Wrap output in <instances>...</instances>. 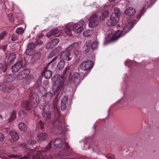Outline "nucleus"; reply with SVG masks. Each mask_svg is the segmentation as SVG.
<instances>
[{
    "label": "nucleus",
    "instance_id": "f257e3e1",
    "mask_svg": "<svg viewBox=\"0 0 159 159\" xmlns=\"http://www.w3.org/2000/svg\"><path fill=\"white\" fill-rule=\"evenodd\" d=\"M55 111V116L56 118L53 122L54 127L57 129L58 133L61 134L63 132V129L62 124L61 122L60 116L58 111L57 107V106H54Z\"/></svg>",
    "mask_w": 159,
    "mask_h": 159
},
{
    "label": "nucleus",
    "instance_id": "f03ea898",
    "mask_svg": "<svg viewBox=\"0 0 159 159\" xmlns=\"http://www.w3.org/2000/svg\"><path fill=\"white\" fill-rule=\"evenodd\" d=\"M39 108L43 110L42 115L43 119L47 121H49L51 117L49 105L46 104L45 102L43 101V103L40 105Z\"/></svg>",
    "mask_w": 159,
    "mask_h": 159
},
{
    "label": "nucleus",
    "instance_id": "7ed1b4c3",
    "mask_svg": "<svg viewBox=\"0 0 159 159\" xmlns=\"http://www.w3.org/2000/svg\"><path fill=\"white\" fill-rule=\"evenodd\" d=\"M58 75H55L52 78V80L54 82V84L53 86L52 91L55 93H59L60 92L63 83L59 77L58 78Z\"/></svg>",
    "mask_w": 159,
    "mask_h": 159
},
{
    "label": "nucleus",
    "instance_id": "20e7f679",
    "mask_svg": "<svg viewBox=\"0 0 159 159\" xmlns=\"http://www.w3.org/2000/svg\"><path fill=\"white\" fill-rule=\"evenodd\" d=\"M71 29L75 33H80L83 30V27L84 25L83 20H80L77 23L72 24L70 23Z\"/></svg>",
    "mask_w": 159,
    "mask_h": 159
},
{
    "label": "nucleus",
    "instance_id": "39448f33",
    "mask_svg": "<svg viewBox=\"0 0 159 159\" xmlns=\"http://www.w3.org/2000/svg\"><path fill=\"white\" fill-rule=\"evenodd\" d=\"M89 25L91 28H94L97 27L99 24L100 19L98 15L93 14L89 17Z\"/></svg>",
    "mask_w": 159,
    "mask_h": 159
},
{
    "label": "nucleus",
    "instance_id": "423d86ee",
    "mask_svg": "<svg viewBox=\"0 0 159 159\" xmlns=\"http://www.w3.org/2000/svg\"><path fill=\"white\" fill-rule=\"evenodd\" d=\"M93 65V62L92 61L86 60L81 63L80 66V68L83 70L90 71Z\"/></svg>",
    "mask_w": 159,
    "mask_h": 159
},
{
    "label": "nucleus",
    "instance_id": "0eeeda50",
    "mask_svg": "<svg viewBox=\"0 0 159 159\" xmlns=\"http://www.w3.org/2000/svg\"><path fill=\"white\" fill-rule=\"evenodd\" d=\"M39 98L37 93L31 94L30 96V101L33 103V107H37L39 102Z\"/></svg>",
    "mask_w": 159,
    "mask_h": 159
},
{
    "label": "nucleus",
    "instance_id": "6e6552de",
    "mask_svg": "<svg viewBox=\"0 0 159 159\" xmlns=\"http://www.w3.org/2000/svg\"><path fill=\"white\" fill-rule=\"evenodd\" d=\"M119 20V19L117 17H116L111 15L110 19L106 22L107 25L109 27L114 26L117 24Z\"/></svg>",
    "mask_w": 159,
    "mask_h": 159
},
{
    "label": "nucleus",
    "instance_id": "1a4fd4ad",
    "mask_svg": "<svg viewBox=\"0 0 159 159\" xmlns=\"http://www.w3.org/2000/svg\"><path fill=\"white\" fill-rule=\"evenodd\" d=\"M60 57L61 59L66 61H69L71 59L72 57L70 54L69 50L67 49L62 53L60 56Z\"/></svg>",
    "mask_w": 159,
    "mask_h": 159
},
{
    "label": "nucleus",
    "instance_id": "9d476101",
    "mask_svg": "<svg viewBox=\"0 0 159 159\" xmlns=\"http://www.w3.org/2000/svg\"><path fill=\"white\" fill-rule=\"evenodd\" d=\"M28 69H24L19 73L17 76V80H21L26 78L30 73Z\"/></svg>",
    "mask_w": 159,
    "mask_h": 159
},
{
    "label": "nucleus",
    "instance_id": "9b49d317",
    "mask_svg": "<svg viewBox=\"0 0 159 159\" xmlns=\"http://www.w3.org/2000/svg\"><path fill=\"white\" fill-rule=\"evenodd\" d=\"M68 97L66 95L65 96L61 103L60 108L62 111H65L66 109V106L68 104Z\"/></svg>",
    "mask_w": 159,
    "mask_h": 159
},
{
    "label": "nucleus",
    "instance_id": "f8f14e48",
    "mask_svg": "<svg viewBox=\"0 0 159 159\" xmlns=\"http://www.w3.org/2000/svg\"><path fill=\"white\" fill-rule=\"evenodd\" d=\"M16 57V55L14 53H11L7 54L6 56L7 59V63L8 65L12 64L14 62Z\"/></svg>",
    "mask_w": 159,
    "mask_h": 159
},
{
    "label": "nucleus",
    "instance_id": "ddd939ff",
    "mask_svg": "<svg viewBox=\"0 0 159 159\" xmlns=\"http://www.w3.org/2000/svg\"><path fill=\"white\" fill-rule=\"evenodd\" d=\"M22 62L21 61H18L12 67V71L13 72H17L21 68L24 67Z\"/></svg>",
    "mask_w": 159,
    "mask_h": 159
},
{
    "label": "nucleus",
    "instance_id": "4468645a",
    "mask_svg": "<svg viewBox=\"0 0 159 159\" xmlns=\"http://www.w3.org/2000/svg\"><path fill=\"white\" fill-rule=\"evenodd\" d=\"M136 12L135 9L131 7L127 8L124 11V13L125 15L131 16L134 15Z\"/></svg>",
    "mask_w": 159,
    "mask_h": 159
},
{
    "label": "nucleus",
    "instance_id": "2eb2a0df",
    "mask_svg": "<svg viewBox=\"0 0 159 159\" xmlns=\"http://www.w3.org/2000/svg\"><path fill=\"white\" fill-rule=\"evenodd\" d=\"M16 76L14 75H5L3 78V81L6 83H9L15 80Z\"/></svg>",
    "mask_w": 159,
    "mask_h": 159
},
{
    "label": "nucleus",
    "instance_id": "dca6fc26",
    "mask_svg": "<svg viewBox=\"0 0 159 159\" xmlns=\"http://www.w3.org/2000/svg\"><path fill=\"white\" fill-rule=\"evenodd\" d=\"M35 48V44L31 42L28 43L26 50L25 51V53L26 54L29 55H31L30 53L31 51H33Z\"/></svg>",
    "mask_w": 159,
    "mask_h": 159
},
{
    "label": "nucleus",
    "instance_id": "f3484780",
    "mask_svg": "<svg viewBox=\"0 0 159 159\" xmlns=\"http://www.w3.org/2000/svg\"><path fill=\"white\" fill-rule=\"evenodd\" d=\"M124 35L121 30H118L111 37V40L112 41H116Z\"/></svg>",
    "mask_w": 159,
    "mask_h": 159
},
{
    "label": "nucleus",
    "instance_id": "a211bd4d",
    "mask_svg": "<svg viewBox=\"0 0 159 159\" xmlns=\"http://www.w3.org/2000/svg\"><path fill=\"white\" fill-rule=\"evenodd\" d=\"M134 25L132 22H129L128 24L124 27L123 30H121L123 34L125 35L133 27Z\"/></svg>",
    "mask_w": 159,
    "mask_h": 159
},
{
    "label": "nucleus",
    "instance_id": "6ab92c4d",
    "mask_svg": "<svg viewBox=\"0 0 159 159\" xmlns=\"http://www.w3.org/2000/svg\"><path fill=\"white\" fill-rule=\"evenodd\" d=\"M10 134L12 139L14 141H17L19 139V136L15 130H11L10 131Z\"/></svg>",
    "mask_w": 159,
    "mask_h": 159
},
{
    "label": "nucleus",
    "instance_id": "aec40b11",
    "mask_svg": "<svg viewBox=\"0 0 159 159\" xmlns=\"http://www.w3.org/2000/svg\"><path fill=\"white\" fill-rule=\"evenodd\" d=\"M62 48L61 46H58L54 49L50 53L49 55L50 58H52L53 56L58 54L61 50Z\"/></svg>",
    "mask_w": 159,
    "mask_h": 159
},
{
    "label": "nucleus",
    "instance_id": "412c9836",
    "mask_svg": "<svg viewBox=\"0 0 159 159\" xmlns=\"http://www.w3.org/2000/svg\"><path fill=\"white\" fill-rule=\"evenodd\" d=\"M53 144L54 146L57 148H61L63 144L62 140L59 138L56 139L54 141Z\"/></svg>",
    "mask_w": 159,
    "mask_h": 159
},
{
    "label": "nucleus",
    "instance_id": "4be33fe9",
    "mask_svg": "<svg viewBox=\"0 0 159 159\" xmlns=\"http://www.w3.org/2000/svg\"><path fill=\"white\" fill-rule=\"evenodd\" d=\"M47 138V134L44 132H42L38 135L37 139L39 142L45 140Z\"/></svg>",
    "mask_w": 159,
    "mask_h": 159
},
{
    "label": "nucleus",
    "instance_id": "5701e85b",
    "mask_svg": "<svg viewBox=\"0 0 159 159\" xmlns=\"http://www.w3.org/2000/svg\"><path fill=\"white\" fill-rule=\"evenodd\" d=\"M72 80L75 83H79L80 80V75L79 73L78 72L74 73L72 75Z\"/></svg>",
    "mask_w": 159,
    "mask_h": 159
},
{
    "label": "nucleus",
    "instance_id": "b1692460",
    "mask_svg": "<svg viewBox=\"0 0 159 159\" xmlns=\"http://www.w3.org/2000/svg\"><path fill=\"white\" fill-rule=\"evenodd\" d=\"M33 103L30 101H25L24 102V106L26 110H29L32 108H34L36 107H33L32 106Z\"/></svg>",
    "mask_w": 159,
    "mask_h": 159
},
{
    "label": "nucleus",
    "instance_id": "393cba45",
    "mask_svg": "<svg viewBox=\"0 0 159 159\" xmlns=\"http://www.w3.org/2000/svg\"><path fill=\"white\" fill-rule=\"evenodd\" d=\"M111 15L116 17H117L119 19L120 16H121L120 9L118 7L115 8L114 9V12Z\"/></svg>",
    "mask_w": 159,
    "mask_h": 159
},
{
    "label": "nucleus",
    "instance_id": "a878e982",
    "mask_svg": "<svg viewBox=\"0 0 159 159\" xmlns=\"http://www.w3.org/2000/svg\"><path fill=\"white\" fill-rule=\"evenodd\" d=\"M70 23L68 24L66 26V27L64 29V32L66 34V35H71V31L72 30L71 29Z\"/></svg>",
    "mask_w": 159,
    "mask_h": 159
},
{
    "label": "nucleus",
    "instance_id": "bb28decb",
    "mask_svg": "<svg viewBox=\"0 0 159 159\" xmlns=\"http://www.w3.org/2000/svg\"><path fill=\"white\" fill-rule=\"evenodd\" d=\"M109 11H105L100 16V20H104L109 16Z\"/></svg>",
    "mask_w": 159,
    "mask_h": 159
},
{
    "label": "nucleus",
    "instance_id": "cd10ccee",
    "mask_svg": "<svg viewBox=\"0 0 159 159\" xmlns=\"http://www.w3.org/2000/svg\"><path fill=\"white\" fill-rule=\"evenodd\" d=\"M43 74H44L45 78L47 79L50 78L52 76V73L51 71L49 70H47V69L44 70L43 72Z\"/></svg>",
    "mask_w": 159,
    "mask_h": 159
},
{
    "label": "nucleus",
    "instance_id": "c85d7f7f",
    "mask_svg": "<svg viewBox=\"0 0 159 159\" xmlns=\"http://www.w3.org/2000/svg\"><path fill=\"white\" fill-rule=\"evenodd\" d=\"M60 32V31L57 29H54L48 32L46 34V36L48 37H49L52 35H55Z\"/></svg>",
    "mask_w": 159,
    "mask_h": 159
},
{
    "label": "nucleus",
    "instance_id": "c756f323",
    "mask_svg": "<svg viewBox=\"0 0 159 159\" xmlns=\"http://www.w3.org/2000/svg\"><path fill=\"white\" fill-rule=\"evenodd\" d=\"M41 56V53L37 52L34 54L33 55V57H32V59L34 61H36L39 60L40 57Z\"/></svg>",
    "mask_w": 159,
    "mask_h": 159
},
{
    "label": "nucleus",
    "instance_id": "7c9ffc66",
    "mask_svg": "<svg viewBox=\"0 0 159 159\" xmlns=\"http://www.w3.org/2000/svg\"><path fill=\"white\" fill-rule=\"evenodd\" d=\"M93 33V30H85L83 33V34L85 37H88L91 36Z\"/></svg>",
    "mask_w": 159,
    "mask_h": 159
},
{
    "label": "nucleus",
    "instance_id": "2f4dec72",
    "mask_svg": "<svg viewBox=\"0 0 159 159\" xmlns=\"http://www.w3.org/2000/svg\"><path fill=\"white\" fill-rule=\"evenodd\" d=\"M56 93L53 92H47L45 94L44 96L46 99H50L52 97L55 95Z\"/></svg>",
    "mask_w": 159,
    "mask_h": 159
},
{
    "label": "nucleus",
    "instance_id": "473e14b6",
    "mask_svg": "<svg viewBox=\"0 0 159 159\" xmlns=\"http://www.w3.org/2000/svg\"><path fill=\"white\" fill-rule=\"evenodd\" d=\"M19 129L21 131H25L27 129V127L25 125L21 122L18 125Z\"/></svg>",
    "mask_w": 159,
    "mask_h": 159
},
{
    "label": "nucleus",
    "instance_id": "72a5a7b5",
    "mask_svg": "<svg viewBox=\"0 0 159 159\" xmlns=\"http://www.w3.org/2000/svg\"><path fill=\"white\" fill-rule=\"evenodd\" d=\"M65 62L63 61H60L58 63L57 67L59 70H62L64 68L65 65Z\"/></svg>",
    "mask_w": 159,
    "mask_h": 159
},
{
    "label": "nucleus",
    "instance_id": "f704fd0d",
    "mask_svg": "<svg viewBox=\"0 0 159 159\" xmlns=\"http://www.w3.org/2000/svg\"><path fill=\"white\" fill-rule=\"evenodd\" d=\"M6 152L5 150H0V158L6 159L7 158V155H6Z\"/></svg>",
    "mask_w": 159,
    "mask_h": 159
},
{
    "label": "nucleus",
    "instance_id": "c9c22d12",
    "mask_svg": "<svg viewBox=\"0 0 159 159\" xmlns=\"http://www.w3.org/2000/svg\"><path fill=\"white\" fill-rule=\"evenodd\" d=\"M7 66L5 65L0 63V74L7 70Z\"/></svg>",
    "mask_w": 159,
    "mask_h": 159
},
{
    "label": "nucleus",
    "instance_id": "e433bc0d",
    "mask_svg": "<svg viewBox=\"0 0 159 159\" xmlns=\"http://www.w3.org/2000/svg\"><path fill=\"white\" fill-rule=\"evenodd\" d=\"M40 151H39L37 152L36 155L32 157V159H42V156Z\"/></svg>",
    "mask_w": 159,
    "mask_h": 159
},
{
    "label": "nucleus",
    "instance_id": "4c0bfd02",
    "mask_svg": "<svg viewBox=\"0 0 159 159\" xmlns=\"http://www.w3.org/2000/svg\"><path fill=\"white\" fill-rule=\"evenodd\" d=\"M78 43H74L69 46L67 49L69 50H72L76 48L78 46Z\"/></svg>",
    "mask_w": 159,
    "mask_h": 159
},
{
    "label": "nucleus",
    "instance_id": "58836bf2",
    "mask_svg": "<svg viewBox=\"0 0 159 159\" xmlns=\"http://www.w3.org/2000/svg\"><path fill=\"white\" fill-rule=\"evenodd\" d=\"M16 112L15 111H13L10 114V121H12L16 118Z\"/></svg>",
    "mask_w": 159,
    "mask_h": 159
},
{
    "label": "nucleus",
    "instance_id": "ea45409f",
    "mask_svg": "<svg viewBox=\"0 0 159 159\" xmlns=\"http://www.w3.org/2000/svg\"><path fill=\"white\" fill-rule=\"evenodd\" d=\"M98 46V41L93 42L91 45V48L92 49H95L97 48Z\"/></svg>",
    "mask_w": 159,
    "mask_h": 159
},
{
    "label": "nucleus",
    "instance_id": "a19ab883",
    "mask_svg": "<svg viewBox=\"0 0 159 159\" xmlns=\"http://www.w3.org/2000/svg\"><path fill=\"white\" fill-rule=\"evenodd\" d=\"M53 44L52 43V42H50L48 43L46 45V48L47 49H51L53 48L54 47V46H53Z\"/></svg>",
    "mask_w": 159,
    "mask_h": 159
},
{
    "label": "nucleus",
    "instance_id": "79ce46f5",
    "mask_svg": "<svg viewBox=\"0 0 159 159\" xmlns=\"http://www.w3.org/2000/svg\"><path fill=\"white\" fill-rule=\"evenodd\" d=\"M23 28L20 27L16 29V32L18 34H20L23 32Z\"/></svg>",
    "mask_w": 159,
    "mask_h": 159
},
{
    "label": "nucleus",
    "instance_id": "37998d69",
    "mask_svg": "<svg viewBox=\"0 0 159 159\" xmlns=\"http://www.w3.org/2000/svg\"><path fill=\"white\" fill-rule=\"evenodd\" d=\"M7 36V33L5 32H2L0 33V40L3 39Z\"/></svg>",
    "mask_w": 159,
    "mask_h": 159
},
{
    "label": "nucleus",
    "instance_id": "c03bdc74",
    "mask_svg": "<svg viewBox=\"0 0 159 159\" xmlns=\"http://www.w3.org/2000/svg\"><path fill=\"white\" fill-rule=\"evenodd\" d=\"M6 86L5 84H0V90L5 91L6 90Z\"/></svg>",
    "mask_w": 159,
    "mask_h": 159
},
{
    "label": "nucleus",
    "instance_id": "a18cd8bd",
    "mask_svg": "<svg viewBox=\"0 0 159 159\" xmlns=\"http://www.w3.org/2000/svg\"><path fill=\"white\" fill-rule=\"evenodd\" d=\"M63 145V149L65 150H68L70 149V147L68 143L66 142H64Z\"/></svg>",
    "mask_w": 159,
    "mask_h": 159
},
{
    "label": "nucleus",
    "instance_id": "49530a36",
    "mask_svg": "<svg viewBox=\"0 0 159 159\" xmlns=\"http://www.w3.org/2000/svg\"><path fill=\"white\" fill-rule=\"evenodd\" d=\"M18 157V156L17 155L11 154L10 155H7V158L6 159H9L10 158L16 159Z\"/></svg>",
    "mask_w": 159,
    "mask_h": 159
},
{
    "label": "nucleus",
    "instance_id": "de8ad7c7",
    "mask_svg": "<svg viewBox=\"0 0 159 159\" xmlns=\"http://www.w3.org/2000/svg\"><path fill=\"white\" fill-rule=\"evenodd\" d=\"M38 127H39L41 129H44V124L41 120L39 121L38 124Z\"/></svg>",
    "mask_w": 159,
    "mask_h": 159
},
{
    "label": "nucleus",
    "instance_id": "09e8293b",
    "mask_svg": "<svg viewBox=\"0 0 159 159\" xmlns=\"http://www.w3.org/2000/svg\"><path fill=\"white\" fill-rule=\"evenodd\" d=\"M59 40L57 39H53L52 41V43L53 44V46L55 47L59 43Z\"/></svg>",
    "mask_w": 159,
    "mask_h": 159
},
{
    "label": "nucleus",
    "instance_id": "8fccbe9b",
    "mask_svg": "<svg viewBox=\"0 0 159 159\" xmlns=\"http://www.w3.org/2000/svg\"><path fill=\"white\" fill-rule=\"evenodd\" d=\"M36 141L34 140H28V144L29 145H33L34 144L36 143Z\"/></svg>",
    "mask_w": 159,
    "mask_h": 159
},
{
    "label": "nucleus",
    "instance_id": "3c124183",
    "mask_svg": "<svg viewBox=\"0 0 159 159\" xmlns=\"http://www.w3.org/2000/svg\"><path fill=\"white\" fill-rule=\"evenodd\" d=\"M4 139V136L3 134L0 133V142H2Z\"/></svg>",
    "mask_w": 159,
    "mask_h": 159
},
{
    "label": "nucleus",
    "instance_id": "603ef678",
    "mask_svg": "<svg viewBox=\"0 0 159 159\" xmlns=\"http://www.w3.org/2000/svg\"><path fill=\"white\" fill-rule=\"evenodd\" d=\"M52 143V141H50V142L48 143V145L46 147V148L47 149H49L51 147Z\"/></svg>",
    "mask_w": 159,
    "mask_h": 159
},
{
    "label": "nucleus",
    "instance_id": "864d4df0",
    "mask_svg": "<svg viewBox=\"0 0 159 159\" xmlns=\"http://www.w3.org/2000/svg\"><path fill=\"white\" fill-rule=\"evenodd\" d=\"M36 43L37 45H42L43 44V42L39 39H38L36 41Z\"/></svg>",
    "mask_w": 159,
    "mask_h": 159
},
{
    "label": "nucleus",
    "instance_id": "5fc2aeb1",
    "mask_svg": "<svg viewBox=\"0 0 159 159\" xmlns=\"http://www.w3.org/2000/svg\"><path fill=\"white\" fill-rule=\"evenodd\" d=\"M7 47V45L5 44L3 45L2 47V49L4 51H5L6 50Z\"/></svg>",
    "mask_w": 159,
    "mask_h": 159
},
{
    "label": "nucleus",
    "instance_id": "6e6d98bb",
    "mask_svg": "<svg viewBox=\"0 0 159 159\" xmlns=\"http://www.w3.org/2000/svg\"><path fill=\"white\" fill-rule=\"evenodd\" d=\"M70 67L69 66L66 67L64 70V73L66 74V72L69 69Z\"/></svg>",
    "mask_w": 159,
    "mask_h": 159
},
{
    "label": "nucleus",
    "instance_id": "4d7b16f0",
    "mask_svg": "<svg viewBox=\"0 0 159 159\" xmlns=\"http://www.w3.org/2000/svg\"><path fill=\"white\" fill-rule=\"evenodd\" d=\"M20 159H29V157H23Z\"/></svg>",
    "mask_w": 159,
    "mask_h": 159
},
{
    "label": "nucleus",
    "instance_id": "13d9d810",
    "mask_svg": "<svg viewBox=\"0 0 159 159\" xmlns=\"http://www.w3.org/2000/svg\"><path fill=\"white\" fill-rule=\"evenodd\" d=\"M11 40L12 41H15L16 40V39H15L14 37H11Z\"/></svg>",
    "mask_w": 159,
    "mask_h": 159
},
{
    "label": "nucleus",
    "instance_id": "bf43d9fd",
    "mask_svg": "<svg viewBox=\"0 0 159 159\" xmlns=\"http://www.w3.org/2000/svg\"><path fill=\"white\" fill-rule=\"evenodd\" d=\"M11 16V18H10V19L11 20L13 21V17L12 16V15L10 14L8 16Z\"/></svg>",
    "mask_w": 159,
    "mask_h": 159
},
{
    "label": "nucleus",
    "instance_id": "052dcab7",
    "mask_svg": "<svg viewBox=\"0 0 159 159\" xmlns=\"http://www.w3.org/2000/svg\"><path fill=\"white\" fill-rule=\"evenodd\" d=\"M146 4L145 5H149V2L148 1V0H146Z\"/></svg>",
    "mask_w": 159,
    "mask_h": 159
},
{
    "label": "nucleus",
    "instance_id": "680f3d73",
    "mask_svg": "<svg viewBox=\"0 0 159 159\" xmlns=\"http://www.w3.org/2000/svg\"><path fill=\"white\" fill-rule=\"evenodd\" d=\"M22 147H24L25 148H26V145L23 144L22 145Z\"/></svg>",
    "mask_w": 159,
    "mask_h": 159
},
{
    "label": "nucleus",
    "instance_id": "e2e57ef3",
    "mask_svg": "<svg viewBox=\"0 0 159 159\" xmlns=\"http://www.w3.org/2000/svg\"><path fill=\"white\" fill-rule=\"evenodd\" d=\"M115 0H110V2H113Z\"/></svg>",
    "mask_w": 159,
    "mask_h": 159
},
{
    "label": "nucleus",
    "instance_id": "0e129e2a",
    "mask_svg": "<svg viewBox=\"0 0 159 159\" xmlns=\"http://www.w3.org/2000/svg\"><path fill=\"white\" fill-rule=\"evenodd\" d=\"M142 12H141L140 14V16L143 15V14L142 13Z\"/></svg>",
    "mask_w": 159,
    "mask_h": 159
},
{
    "label": "nucleus",
    "instance_id": "69168bd1",
    "mask_svg": "<svg viewBox=\"0 0 159 159\" xmlns=\"http://www.w3.org/2000/svg\"><path fill=\"white\" fill-rule=\"evenodd\" d=\"M23 111H20V113H23Z\"/></svg>",
    "mask_w": 159,
    "mask_h": 159
},
{
    "label": "nucleus",
    "instance_id": "338daca9",
    "mask_svg": "<svg viewBox=\"0 0 159 159\" xmlns=\"http://www.w3.org/2000/svg\"><path fill=\"white\" fill-rule=\"evenodd\" d=\"M0 118H2V116L1 115H0Z\"/></svg>",
    "mask_w": 159,
    "mask_h": 159
},
{
    "label": "nucleus",
    "instance_id": "774afa93",
    "mask_svg": "<svg viewBox=\"0 0 159 159\" xmlns=\"http://www.w3.org/2000/svg\"><path fill=\"white\" fill-rule=\"evenodd\" d=\"M57 58L56 57H55L53 59H52V61H53V60H54L55 58Z\"/></svg>",
    "mask_w": 159,
    "mask_h": 159
}]
</instances>
